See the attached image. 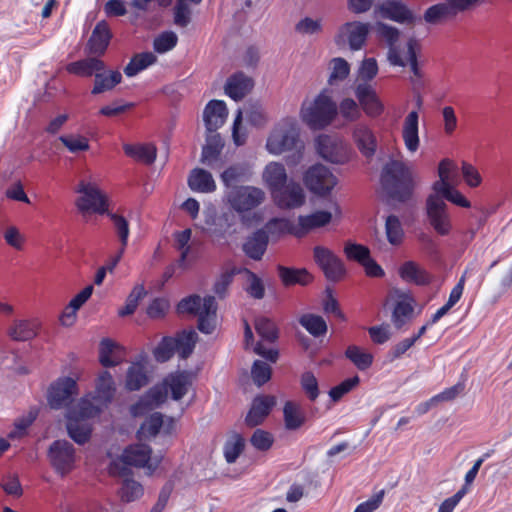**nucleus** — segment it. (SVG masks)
Wrapping results in <instances>:
<instances>
[{"instance_id": "obj_61", "label": "nucleus", "mask_w": 512, "mask_h": 512, "mask_svg": "<svg viewBox=\"0 0 512 512\" xmlns=\"http://www.w3.org/2000/svg\"><path fill=\"white\" fill-rule=\"evenodd\" d=\"M251 375L257 386H262L271 378V367L264 361L256 360L251 369Z\"/></svg>"}, {"instance_id": "obj_38", "label": "nucleus", "mask_w": 512, "mask_h": 512, "mask_svg": "<svg viewBox=\"0 0 512 512\" xmlns=\"http://www.w3.org/2000/svg\"><path fill=\"white\" fill-rule=\"evenodd\" d=\"M121 80L122 75L119 71H98L95 74L94 87L91 93L97 95L106 91H110L117 84H119Z\"/></svg>"}, {"instance_id": "obj_48", "label": "nucleus", "mask_w": 512, "mask_h": 512, "mask_svg": "<svg viewBox=\"0 0 512 512\" xmlns=\"http://www.w3.org/2000/svg\"><path fill=\"white\" fill-rule=\"evenodd\" d=\"M254 326L256 332L263 340L272 343L278 339L277 326L271 319L258 317L255 319Z\"/></svg>"}, {"instance_id": "obj_44", "label": "nucleus", "mask_w": 512, "mask_h": 512, "mask_svg": "<svg viewBox=\"0 0 512 512\" xmlns=\"http://www.w3.org/2000/svg\"><path fill=\"white\" fill-rule=\"evenodd\" d=\"M345 357L349 359L360 371H365L373 363V355L361 349L359 346L350 345L345 351Z\"/></svg>"}, {"instance_id": "obj_52", "label": "nucleus", "mask_w": 512, "mask_h": 512, "mask_svg": "<svg viewBox=\"0 0 512 512\" xmlns=\"http://www.w3.org/2000/svg\"><path fill=\"white\" fill-rule=\"evenodd\" d=\"M386 236L390 244L398 245L402 242L404 231L399 218L389 215L385 222Z\"/></svg>"}, {"instance_id": "obj_7", "label": "nucleus", "mask_w": 512, "mask_h": 512, "mask_svg": "<svg viewBox=\"0 0 512 512\" xmlns=\"http://www.w3.org/2000/svg\"><path fill=\"white\" fill-rule=\"evenodd\" d=\"M76 192L81 194L76 201V206L83 215L103 214L107 211V199L95 184L81 181Z\"/></svg>"}, {"instance_id": "obj_26", "label": "nucleus", "mask_w": 512, "mask_h": 512, "mask_svg": "<svg viewBox=\"0 0 512 512\" xmlns=\"http://www.w3.org/2000/svg\"><path fill=\"white\" fill-rule=\"evenodd\" d=\"M418 111H411L404 120L402 129V138L406 149L410 153H415L420 145V139L418 135Z\"/></svg>"}, {"instance_id": "obj_5", "label": "nucleus", "mask_w": 512, "mask_h": 512, "mask_svg": "<svg viewBox=\"0 0 512 512\" xmlns=\"http://www.w3.org/2000/svg\"><path fill=\"white\" fill-rule=\"evenodd\" d=\"M47 458L55 473L65 477L75 468L76 450L67 440H55L48 448Z\"/></svg>"}, {"instance_id": "obj_28", "label": "nucleus", "mask_w": 512, "mask_h": 512, "mask_svg": "<svg viewBox=\"0 0 512 512\" xmlns=\"http://www.w3.org/2000/svg\"><path fill=\"white\" fill-rule=\"evenodd\" d=\"M457 15L447 2H440L428 7L421 17L429 25H441L453 20Z\"/></svg>"}, {"instance_id": "obj_31", "label": "nucleus", "mask_w": 512, "mask_h": 512, "mask_svg": "<svg viewBox=\"0 0 512 512\" xmlns=\"http://www.w3.org/2000/svg\"><path fill=\"white\" fill-rule=\"evenodd\" d=\"M439 180L433 183V192L442 190L445 187L455 185L458 177V168L450 159H443L438 166Z\"/></svg>"}, {"instance_id": "obj_25", "label": "nucleus", "mask_w": 512, "mask_h": 512, "mask_svg": "<svg viewBox=\"0 0 512 512\" xmlns=\"http://www.w3.org/2000/svg\"><path fill=\"white\" fill-rule=\"evenodd\" d=\"M269 242V236L264 229H258L252 235L248 236L243 243V251L253 260H261Z\"/></svg>"}, {"instance_id": "obj_62", "label": "nucleus", "mask_w": 512, "mask_h": 512, "mask_svg": "<svg viewBox=\"0 0 512 512\" xmlns=\"http://www.w3.org/2000/svg\"><path fill=\"white\" fill-rule=\"evenodd\" d=\"M191 22V9L187 0H177L174 7V23L179 27H187Z\"/></svg>"}, {"instance_id": "obj_15", "label": "nucleus", "mask_w": 512, "mask_h": 512, "mask_svg": "<svg viewBox=\"0 0 512 512\" xmlns=\"http://www.w3.org/2000/svg\"><path fill=\"white\" fill-rule=\"evenodd\" d=\"M332 211H316L310 215L298 217V230L293 231L295 235L301 236L305 233L327 225L332 217L340 218L341 209L337 202L331 203Z\"/></svg>"}, {"instance_id": "obj_18", "label": "nucleus", "mask_w": 512, "mask_h": 512, "mask_svg": "<svg viewBox=\"0 0 512 512\" xmlns=\"http://www.w3.org/2000/svg\"><path fill=\"white\" fill-rule=\"evenodd\" d=\"M167 387L168 393L175 401L181 400L188 392L193 383V373L187 370L176 371L169 374L163 380Z\"/></svg>"}, {"instance_id": "obj_21", "label": "nucleus", "mask_w": 512, "mask_h": 512, "mask_svg": "<svg viewBox=\"0 0 512 512\" xmlns=\"http://www.w3.org/2000/svg\"><path fill=\"white\" fill-rule=\"evenodd\" d=\"M112 34L108 24L100 21L94 27L91 36L87 42L88 53L95 56H101L105 53Z\"/></svg>"}, {"instance_id": "obj_50", "label": "nucleus", "mask_w": 512, "mask_h": 512, "mask_svg": "<svg viewBox=\"0 0 512 512\" xmlns=\"http://www.w3.org/2000/svg\"><path fill=\"white\" fill-rule=\"evenodd\" d=\"M414 308L409 301H398L392 313V322L397 329H401L413 315Z\"/></svg>"}, {"instance_id": "obj_45", "label": "nucleus", "mask_w": 512, "mask_h": 512, "mask_svg": "<svg viewBox=\"0 0 512 512\" xmlns=\"http://www.w3.org/2000/svg\"><path fill=\"white\" fill-rule=\"evenodd\" d=\"M156 59V56L151 52L137 54L125 66L124 73L128 77H133L148 66L152 65Z\"/></svg>"}, {"instance_id": "obj_46", "label": "nucleus", "mask_w": 512, "mask_h": 512, "mask_svg": "<svg viewBox=\"0 0 512 512\" xmlns=\"http://www.w3.org/2000/svg\"><path fill=\"white\" fill-rule=\"evenodd\" d=\"M176 341V351L180 358H188L195 347L197 334L194 331H182L173 337Z\"/></svg>"}, {"instance_id": "obj_30", "label": "nucleus", "mask_w": 512, "mask_h": 512, "mask_svg": "<svg viewBox=\"0 0 512 512\" xmlns=\"http://www.w3.org/2000/svg\"><path fill=\"white\" fill-rule=\"evenodd\" d=\"M188 186L192 191L211 193L216 190L212 174L204 169L195 168L188 177Z\"/></svg>"}, {"instance_id": "obj_23", "label": "nucleus", "mask_w": 512, "mask_h": 512, "mask_svg": "<svg viewBox=\"0 0 512 512\" xmlns=\"http://www.w3.org/2000/svg\"><path fill=\"white\" fill-rule=\"evenodd\" d=\"M253 80L243 72L231 75L225 84V93L233 100H242L253 88Z\"/></svg>"}, {"instance_id": "obj_39", "label": "nucleus", "mask_w": 512, "mask_h": 512, "mask_svg": "<svg viewBox=\"0 0 512 512\" xmlns=\"http://www.w3.org/2000/svg\"><path fill=\"white\" fill-rule=\"evenodd\" d=\"M148 376L142 363H132L126 373L125 387L129 391H137L148 384Z\"/></svg>"}, {"instance_id": "obj_3", "label": "nucleus", "mask_w": 512, "mask_h": 512, "mask_svg": "<svg viewBox=\"0 0 512 512\" xmlns=\"http://www.w3.org/2000/svg\"><path fill=\"white\" fill-rule=\"evenodd\" d=\"M152 449L146 444L130 445L124 449L120 458L113 461L110 466L112 474L127 475L129 469L126 466L146 468L152 474L159 466L162 456H151Z\"/></svg>"}, {"instance_id": "obj_55", "label": "nucleus", "mask_w": 512, "mask_h": 512, "mask_svg": "<svg viewBox=\"0 0 512 512\" xmlns=\"http://www.w3.org/2000/svg\"><path fill=\"white\" fill-rule=\"evenodd\" d=\"M143 494V487L140 483L136 482L133 479H125L123 481L120 496L121 499L125 502H132Z\"/></svg>"}, {"instance_id": "obj_34", "label": "nucleus", "mask_w": 512, "mask_h": 512, "mask_svg": "<svg viewBox=\"0 0 512 512\" xmlns=\"http://www.w3.org/2000/svg\"><path fill=\"white\" fill-rule=\"evenodd\" d=\"M283 417L285 428L289 431L298 430L306 421L305 413L301 405L293 401H287L285 403Z\"/></svg>"}, {"instance_id": "obj_64", "label": "nucleus", "mask_w": 512, "mask_h": 512, "mask_svg": "<svg viewBox=\"0 0 512 512\" xmlns=\"http://www.w3.org/2000/svg\"><path fill=\"white\" fill-rule=\"evenodd\" d=\"M344 252L348 259L357 261L361 265L370 257V251L366 246L351 242L346 243Z\"/></svg>"}, {"instance_id": "obj_40", "label": "nucleus", "mask_w": 512, "mask_h": 512, "mask_svg": "<svg viewBox=\"0 0 512 512\" xmlns=\"http://www.w3.org/2000/svg\"><path fill=\"white\" fill-rule=\"evenodd\" d=\"M223 143L218 133H208L206 144L202 148L201 162L213 168V161L220 155Z\"/></svg>"}, {"instance_id": "obj_56", "label": "nucleus", "mask_w": 512, "mask_h": 512, "mask_svg": "<svg viewBox=\"0 0 512 512\" xmlns=\"http://www.w3.org/2000/svg\"><path fill=\"white\" fill-rule=\"evenodd\" d=\"M59 140L71 153H78L89 149L88 139L81 135H63L59 137Z\"/></svg>"}, {"instance_id": "obj_20", "label": "nucleus", "mask_w": 512, "mask_h": 512, "mask_svg": "<svg viewBox=\"0 0 512 512\" xmlns=\"http://www.w3.org/2000/svg\"><path fill=\"white\" fill-rule=\"evenodd\" d=\"M276 404L274 396H257L245 418V422L250 427H255L261 424L264 419L269 415L271 409Z\"/></svg>"}, {"instance_id": "obj_58", "label": "nucleus", "mask_w": 512, "mask_h": 512, "mask_svg": "<svg viewBox=\"0 0 512 512\" xmlns=\"http://www.w3.org/2000/svg\"><path fill=\"white\" fill-rule=\"evenodd\" d=\"M163 425V415L159 412L151 414L141 425L140 433L144 436L155 437Z\"/></svg>"}, {"instance_id": "obj_49", "label": "nucleus", "mask_w": 512, "mask_h": 512, "mask_svg": "<svg viewBox=\"0 0 512 512\" xmlns=\"http://www.w3.org/2000/svg\"><path fill=\"white\" fill-rule=\"evenodd\" d=\"M168 396V390L164 382L149 389L146 395L138 403L139 406L157 407L164 403Z\"/></svg>"}, {"instance_id": "obj_14", "label": "nucleus", "mask_w": 512, "mask_h": 512, "mask_svg": "<svg viewBox=\"0 0 512 512\" xmlns=\"http://www.w3.org/2000/svg\"><path fill=\"white\" fill-rule=\"evenodd\" d=\"M76 394V381L71 377H62L51 384L47 399L52 409H60L68 406Z\"/></svg>"}, {"instance_id": "obj_13", "label": "nucleus", "mask_w": 512, "mask_h": 512, "mask_svg": "<svg viewBox=\"0 0 512 512\" xmlns=\"http://www.w3.org/2000/svg\"><path fill=\"white\" fill-rule=\"evenodd\" d=\"M313 254L315 262L328 280L336 282L344 276V264L333 251L324 246H315Z\"/></svg>"}, {"instance_id": "obj_6", "label": "nucleus", "mask_w": 512, "mask_h": 512, "mask_svg": "<svg viewBox=\"0 0 512 512\" xmlns=\"http://www.w3.org/2000/svg\"><path fill=\"white\" fill-rule=\"evenodd\" d=\"M264 199V191L254 186H234L227 193L228 203L239 213L258 207Z\"/></svg>"}, {"instance_id": "obj_27", "label": "nucleus", "mask_w": 512, "mask_h": 512, "mask_svg": "<svg viewBox=\"0 0 512 512\" xmlns=\"http://www.w3.org/2000/svg\"><path fill=\"white\" fill-rule=\"evenodd\" d=\"M217 303L215 297L203 298V309L198 315V329L205 334H211L216 328Z\"/></svg>"}, {"instance_id": "obj_53", "label": "nucleus", "mask_w": 512, "mask_h": 512, "mask_svg": "<svg viewBox=\"0 0 512 512\" xmlns=\"http://www.w3.org/2000/svg\"><path fill=\"white\" fill-rule=\"evenodd\" d=\"M176 341L173 337H164L154 350L158 362H166L176 353Z\"/></svg>"}, {"instance_id": "obj_43", "label": "nucleus", "mask_w": 512, "mask_h": 512, "mask_svg": "<svg viewBox=\"0 0 512 512\" xmlns=\"http://www.w3.org/2000/svg\"><path fill=\"white\" fill-rule=\"evenodd\" d=\"M103 406L104 405L99 403L94 404L88 399H81L74 408L67 412V415L86 421L87 419L98 416L102 411Z\"/></svg>"}, {"instance_id": "obj_17", "label": "nucleus", "mask_w": 512, "mask_h": 512, "mask_svg": "<svg viewBox=\"0 0 512 512\" xmlns=\"http://www.w3.org/2000/svg\"><path fill=\"white\" fill-rule=\"evenodd\" d=\"M377 35L386 42L388 45V60L394 66H405L406 63L400 56L397 49V42L400 37V31L398 28L388 25L383 22H377L376 24Z\"/></svg>"}, {"instance_id": "obj_24", "label": "nucleus", "mask_w": 512, "mask_h": 512, "mask_svg": "<svg viewBox=\"0 0 512 512\" xmlns=\"http://www.w3.org/2000/svg\"><path fill=\"white\" fill-rule=\"evenodd\" d=\"M353 139L363 156L371 158L377 148V140L373 131L364 124H358L353 130Z\"/></svg>"}, {"instance_id": "obj_8", "label": "nucleus", "mask_w": 512, "mask_h": 512, "mask_svg": "<svg viewBox=\"0 0 512 512\" xmlns=\"http://www.w3.org/2000/svg\"><path fill=\"white\" fill-rule=\"evenodd\" d=\"M426 214L429 224L437 234L448 235L452 229L451 218L445 201L438 194H430L426 200Z\"/></svg>"}, {"instance_id": "obj_60", "label": "nucleus", "mask_w": 512, "mask_h": 512, "mask_svg": "<svg viewBox=\"0 0 512 512\" xmlns=\"http://www.w3.org/2000/svg\"><path fill=\"white\" fill-rule=\"evenodd\" d=\"M245 447L244 438L236 435L234 439L227 441L224 446V456L228 463H234Z\"/></svg>"}, {"instance_id": "obj_63", "label": "nucleus", "mask_w": 512, "mask_h": 512, "mask_svg": "<svg viewBox=\"0 0 512 512\" xmlns=\"http://www.w3.org/2000/svg\"><path fill=\"white\" fill-rule=\"evenodd\" d=\"M202 309L203 299L199 295H190L182 299L177 305V310L179 313L199 315V312Z\"/></svg>"}, {"instance_id": "obj_33", "label": "nucleus", "mask_w": 512, "mask_h": 512, "mask_svg": "<svg viewBox=\"0 0 512 512\" xmlns=\"http://www.w3.org/2000/svg\"><path fill=\"white\" fill-rule=\"evenodd\" d=\"M277 271L284 286H292L296 284L305 286L312 280V276L304 268L297 269L278 265Z\"/></svg>"}, {"instance_id": "obj_54", "label": "nucleus", "mask_w": 512, "mask_h": 512, "mask_svg": "<svg viewBox=\"0 0 512 512\" xmlns=\"http://www.w3.org/2000/svg\"><path fill=\"white\" fill-rule=\"evenodd\" d=\"M331 64L332 72L328 79L330 85H334L335 83L347 78L350 72V66L345 59L334 58L332 59Z\"/></svg>"}, {"instance_id": "obj_57", "label": "nucleus", "mask_w": 512, "mask_h": 512, "mask_svg": "<svg viewBox=\"0 0 512 512\" xmlns=\"http://www.w3.org/2000/svg\"><path fill=\"white\" fill-rule=\"evenodd\" d=\"M247 174V169L242 165L228 167L221 174V180L226 187H234L237 182L242 181Z\"/></svg>"}, {"instance_id": "obj_9", "label": "nucleus", "mask_w": 512, "mask_h": 512, "mask_svg": "<svg viewBox=\"0 0 512 512\" xmlns=\"http://www.w3.org/2000/svg\"><path fill=\"white\" fill-rule=\"evenodd\" d=\"M307 188L317 195H327L337 184V178L324 165L316 164L310 167L304 176Z\"/></svg>"}, {"instance_id": "obj_35", "label": "nucleus", "mask_w": 512, "mask_h": 512, "mask_svg": "<svg viewBox=\"0 0 512 512\" xmlns=\"http://www.w3.org/2000/svg\"><path fill=\"white\" fill-rule=\"evenodd\" d=\"M399 274L404 281L416 285H426L431 280L427 271L413 261L405 262L400 267Z\"/></svg>"}, {"instance_id": "obj_2", "label": "nucleus", "mask_w": 512, "mask_h": 512, "mask_svg": "<svg viewBox=\"0 0 512 512\" xmlns=\"http://www.w3.org/2000/svg\"><path fill=\"white\" fill-rule=\"evenodd\" d=\"M300 115L309 128L320 130L334 120L337 115V106L325 89L313 101L302 104Z\"/></svg>"}, {"instance_id": "obj_51", "label": "nucleus", "mask_w": 512, "mask_h": 512, "mask_svg": "<svg viewBox=\"0 0 512 512\" xmlns=\"http://www.w3.org/2000/svg\"><path fill=\"white\" fill-rule=\"evenodd\" d=\"M146 290L142 284L136 285L128 295L124 307H122L118 314L121 317L131 315L138 307L139 301L145 297Z\"/></svg>"}, {"instance_id": "obj_42", "label": "nucleus", "mask_w": 512, "mask_h": 512, "mask_svg": "<svg viewBox=\"0 0 512 512\" xmlns=\"http://www.w3.org/2000/svg\"><path fill=\"white\" fill-rule=\"evenodd\" d=\"M124 152L126 155L135 158L138 161H141L145 164H152L157 155V149L152 144H143V145H131L125 144L123 146Z\"/></svg>"}, {"instance_id": "obj_16", "label": "nucleus", "mask_w": 512, "mask_h": 512, "mask_svg": "<svg viewBox=\"0 0 512 512\" xmlns=\"http://www.w3.org/2000/svg\"><path fill=\"white\" fill-rule=\"evenodd\" d=\"M273 194L275 203L280 208H297L304 204L305 194L299 183L290 181L285 183Z\"/></svg>"}, {"instance_id": "obj_37", "label": "nucleus", "mask_w": 512, "mask_h": 512, "mask_svg": "<svg viewBox=\"0 0 512 512\" xmlns=\"http://www.w3.org/2000/svg\"><path fill=\"white\" fill-rule=\"evenodd\" d=\"M66 428L70 438L77 444H85L90 439L92 428L86 421L67 415Z\"/></svg>"}, {"instance_id": "obj_11", "label": "nucleus", "mask_w": 512, "mask_h": 512, "mask_svg": "<svg viewBox=\"0 0 512 512\" xmlns=\"http://www.w3.org/2000/svg\"><path fill=\"white\" fill-rule=\"evenodd\" d=\"M319 155L333 164H344L349 160L347 146L338 137L320 135L316 139Z\"/></svg>"}, {"instance_id": "obj_32", "label": "nucleus", "mask_w": 512, "mask_h": 512, "mask_svg": "<svg viewBox=\"0 0 512 512\" xmlns=\"http://www.w3.org/2000/svg\"><path fill=\"white\" fill-rule=\"evenodd\" d=\"M105 63L97 57H88L83 60L75 61L67 65V71L79 76L90 77L98 71L105 70Z\"/></svg>"}, {"instance_id": "obj_1", "label": "nucleus", "mask_w": 512, "mask_h": 512, "mask_svg": "<svg viewBox=\"0 0 512 512\" xmlns=\"http://www.w3.org/2000/svg\"><path fill=\"white\" fill-rule=\"evenodd\" d=\"M381 183L391 199L403 203L411 199L416 177L405 162L391 160L383 167Z\"/></svg>"}, {"instance_id": "obj_22", "label": "nucleus", "mask_w": 512, "mask_h": 512, "mask_svg": "<svg viewBox=\"0 0 512 512\" xmlns=\"http://www.w3.org/2000/svg\"><path fill=\"white\" fill-rule=\"evenodd\" d=\"M355 95L367 115L375 117L383 112V105L369 84H358Z\"/></svg>"}, {"instance_id": "obj_29", "label": "nucleus", "mask_w": 512, "mask_h": 512, "mask_svg": "<svg viewBox=\"0 0 512 512\" xmlns=\"http://www.w3.org/2000/svg\"><path fill=\"white\" fill-rule=\"evenodd\" d=\"M115 392L116 385L112 375L108 371H103L96 380L94 400L106 406L113 400Z\"/></svg>"}, {"instance_id": "obj_59", "label": "nucleus", "mask_w": 512, "mask_h": 512, "mask_svg": "<svg viewBox=\"0 0 512 512\" xmlns=\"http://www.w3.org/2000/svg\"><path fill=\"white\" fill-rule=\"evenodd\" d=\"M178 42L177 35L172 32H163L154 39L153 48L158 53H165L172 50Z\"/></svg>"}, {"instance_id": "obj_36", "label": "nucleus", "mask_w": 512, "mask_h": 512, "mask_svg": "<svg viewBox=\"0 0 512 512\" xmlns=\"http://www.w3.org/2000/svg\"><path fill=\"white\" fill-rule=\"evenodd\" d=\"M263 179L274 193L287 182L286 170L281 163L271 162L265 167Z\"/></svg>"}, {"instance_id": "obj_19", "label": "nucleus", "mask_w": 512, "mask_h": 512, "mask_svg": "<svg viewBox=\"0 0 512 512\" xmlns=\"http://www.w3.org/2000/svg\"><path fill=\"white\" fill-rule=\"evenodd\" d=\"M227 115L228 112L224 101H209L203 111V120L207 133L216 132L225 123Z\"/></svg>"}, {"instance_id": "obj_12", "label": "nucleus", "mask_w": 512, "mask_h": 512, "mask_svg": "<svg viewBox=\"0 0 512 512\" xmlns=\"http://www.w3.org/2000/svg\"><path fill=\"white\" fill-rule=\"evenodd\" d=\"M370 29V24L358 21L343 24L335 36V43L343 46L348 43L351 50H359L365 43Z\"/></svg>"}, {"instance_id": "obj_47", "label": "nucleus", "mask_w": 512, "mask_h": 512, "mask_svg": "<svg viewBox=\"0 0 512 512\" xmlns=\"http://www.w3.org/2000/svg\"><path fill=\"white\" fill-rule=\"evenodd\" d=\"M299 323L314 337H320L327 332L326 321L319 315L304 314Z\"/></svg>"}, {"instance_id": "obj_10", "label": "nucleus", "mask_w": 512, "mask_h": 512, "mask_svg": "<svg viewBox=\"0 0 512 512\" xmlns=\"http://www.w3.org/2000/svg\"><path fill=\"white\" fill-rule=\"evenodd\" d=\"M379 15L400 24L414 26L422 22L420 15L414 13L406 4L400 0H387L377 7Z\"/></svg>"}, {"instance_id": "obj_41", "label": "nucleus", "mask_w": 512, "mask_h": 512, "mask_svg": "<svg viewBox=\"0 0 512 512\" xmlns=\"http://www.w3.org/2000/svg\"><path fill=\"white\" fill-rule=\"evenodd\" d=\"M38 324L36 321L18 320L8 330L9 336L15 341H28L37 335Z\"/></svg>"}, {"instance_id": "obj_4", "label": "nucleus", "mask_w": 512, "mask_h": 512, "mask_svg": "<svg viewBox=\"0 0 512 512\" xmlns=\"http://www.w3.org/2000/svg\"><path fill=\"white\" fill-rule=\"evenodd\" d=\"M266 146L269 152L273 154H281L291 150L300 152L303 145L299 139L297 121L293 118L283 119L270 134Z\"/></svg>"}]
</instances>
